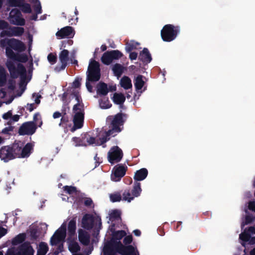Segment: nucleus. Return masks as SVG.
<instances>
[{"instance_id":"f257e3e1","label":"nucleus","mask_w":255,"mask_h":255,"mask_svg":"<svg viewBox=\"0 0 255 255\" xmlns=\"http://www.w3.org/2000/svg\"><path fill=\"white\" fill-rule=\"evenodd\" d=\"M19 151V146L17 144L3 146L0 148V158L5 162H8L17 157Z\"/></svg>"},{"instance_id":"f03ea898","label":"nucleus","mask_w":255,"mask_h":255,"mask_svg":"<svg viewBox=\"0 0 255 255\" xmlns=\"http://www.w3.org/2000/svg\"><path fill=\"white\" fill-rule=\"evenodd\" d=\"M180 28L179 26H174L168 24L165 25L161 30V37L163 41L171 42L176 39L180 33Z\"/></svg>"},{"instance_id":"7ed1b4c3","label":"nucleus","mask_w":255,"mask_h":255,"mask_svg":"<svg viewBox=\"0 0 255 255\" xmlns=\"http://www.w3.org/2000/svg\"><path fill=\"white\" fill-rule=\"evenodd\" d=\"M127 115L122 112L119 113L114 116H110L108 119L111 121V129L109 130V133L113 132L114 133L121 132L123 127V126L126 122Z\"/></svg>"},{"instance_id":"20e7f679","label":"nucleus","mask_w":255,"mask_h":255,"mask_svg":"<svg viewBox=\"0 0 255 255\" xmlns=\"http://www.w3.org/2000/svg\"><path fill=\"white\" fill-rule=\"evenodd\" d=\"M101 78L100 64L94 59H91L87 71V80L92 82H97Z\"/></svg>"},{"instance_id":"39448f33","label":"nucleus","mask_w":255,"mask_h":255,"mask_svg":"<svg viewBox=\"0 0 255 255\" xmlns=\"http://www.w3.org/2000/svg\"><path fill=\"white\" fill-rule=\"evenodd\" d=\"M6 66L12 78L16 79L18 78L19 75L23 78L25 77L26 70L22 64H17V68H16L14 63L12 61H7L6 63Z\"/></svg>"},{"instance_id":"423d86ee","label":"nucleus","mask_w":255,"mask_h":255,"mask_svg":"<svg viewBox=\"0 0 255 255\" xmlns=\"http://www.w3.org/2000/svg\"><path fill=\"white\" fill-rule=\"evenodd\" d=\"M141 188L140 183L138 182H134L132 190L126 189L122 194L123 200L130 202L135 197H138L141 192Z\"/></svg>"},{"instance_id":"0eeeda50","label":"nucleus","mask_w":255,"mask_h":255,"mask_svg":"<svg viewBox=\"0 0 255 255\" xmlns=\"http://www.w3.org/2000/svg\"><path fill=\"white\" fill-rule=\"evenodd\" d=\"M121 242L110 240L105 243L103 253L104 255H118L120 254V248Z\"/></svg>"},{"instance_id":"6e6552de","label":"nucleus","mask_w":255,"mask_h":255,"mask_svg":"<svg viewBox=\"0 0 255 255\" xmlns=\"http://www.w3.org/2000/svg\"><path fill=\"white\" fill-rule=\"evenodd\" d=\"M74 114L73 117V122L74 125L71 128V132H74L78 129L81 128L83 127L84 121V110L81 108V109L77 110L76 111H73Z\"/></svg>"},{"instance_id":"1a4fd4ad","label":"nucleus","mask_w":255,"mask_h":255,"mask_svg":"<svg viewBox=\"0 0 255 255\" xmlns=\"http://www.w3.org/2000/svg\"><path fill=\"white\" fill-rule=\"evenodd\" d=\"M8 20L13 25L24 26L25 24V19L23 17L21 11L17 8L11 9L9 12Z\"/></svg>"},{"instance_id":"9d476101","label":"nucleus","mask_w":255,"mask_h":255,"mask_svg":"<svg viewBox=\"0 0 255 255\" xmlns=\"http://www.w3.org/2000/svg\"><path fill=\"white\" fill-rule=\"evenodd\" d=\"M123 157L122 150L118 146L112 147L108 152V160L111 164L119 162Z\"/></svg>"},{"instance_id":"9b49d317","label":"nucleus","mask_w":255,"mask_h":255,"mask_svg":"<svg viewBox=\"0 0 255 255\" xmlns=\"http://www.w3.org/2000/svg\"><path fill=\"white\" fill-rule=\"evenodd\" d=\"M123 53L118 50L105 52L101 57V61L105 65H110L114 60H118L123 56Z\"/></svg>"},{"instance_id":"f8f14e48","label":"nucleus","mask_w":255,"mask_h":255,"mask_svg":"<svg viewBox=\"0 0 255 255\" xmlns=\"http://www.w3.org/2000/svg\"><path fill=\"white\" fill-rule=\"evenodd\" d=\"M37 128V126L34 122H26L19 128L18 133L20 135H31L36 132Z\"/></svg>"},{"instance_id":"ddd939ff","label":"nucleus","mask_w":255,"mask_h":255,"mask_svg":"<svg viewBox=\"0 0 255 255\" xmlns=\"http://www.w3.org/2000/svg\"><path fill=\"white\" fill-rule=\"evenodd\" d=\"M128 170V167L125 164H119L115 166L113 172L111 175V179L114 181H120L123 177Z\"/></svg>"},{"instance_id":"4468645a","label":"nucleus","mask_w":255,"mask_h":255,"mask_svg":"<svg viewBox=\"0 0 255 255\" xmlns=\"http://www.w3.org/2000/svg\"><path fill=\"white\" fill-rule=\"evenodd\" d=\"M69 52L68 50L64 49L59 53V60L61 65H57L54 68L56 72H59L64 70L67 66V63L69 60Z\"/></svg>"},{"instance_id":"2eb2a0df","label":"nucleus","mask_w":255,"mask_h":255,"mask_svg":"<svg viewBox=\"0 0 255 255\" xmlns=\"http://www.w3.org/2000/svg\"><path fill=\"white\" fill-rule=\"evenodd\" d=\"M24 32V29L22 27L19 26H9L8 30H3L1 32L0 35L3 37L5 35L11 36H20Z\"/></svg>"},{"instance_id":"dca6fc26","label":"nucleus","mask_w":255,"mask_h":255,"mask_svg":"<svg viewBox=\"0 0 255 255\" xmlns=\"http://www.w3.org/2000/svg\"><path fill=\"white\" fill-rule=\"evenodd\" d=\"M120 254L121 255H139L137 249L132 245L124 246L122 243L120 244Z\"/></svg>"},{"instance_id":"f3484780","label":"nucleus","mask_w":255,"mask_h":255,"mask_svg":"<svg viewBox=\"0 0 255 255\" xmlns=\"http://www.w3.org/2000/svg\"><path fill=\"white\" fill-rule=\"evenodd\" d=\"M19 255H33L34 250L28 242L21 244L17 249Z\"/></svg>"},{"instance_id":"a211bd4d","label":"nucleus","mask_w":255,"mask_h":255,"mask_svg":"<svg viewBox=\"0 0 255 255\" xmlns=\"http://www.w3.org/2000/svg\"><path fill=\"white\" fill-rule=\"evenodd\" d=\"M74 34L75 32L73 28L70 26H67L58 31L56 35L60 38H72L74 36Z\"/></svg>"},{"instance_id":"6ab92c4d","label":"nucleus","mask_w":255,"mask_h":255,"mask_svg":"<svg viewBox=\"0 0 255 255\" xmlns=\"http://www.w3.org/2000/svg\"><path fill=\"white\" fill-rule=\"evenodd\" d=\"M94 225V218L92 215L86 214L82 219V227L87 230L92 229Z\"/></svg>"},{"instance_id":"aec40b11","label":"nucleus","mask_w":255,"mask_h":255,"mask_svg":"<svg viewBox=\"0 0 255 255\" xmlns=\"http://www.w3.org/2000/svg\"><path fill=\"white\" fill-rule=\"evenodd\" d=\"M33 145L30 142L26 143L23 148L19 146L20 151L17 157H21L24 158L28 157L30 154L31 150L33 149Z\"/></svg>"},{"instance_id":"412c9836","label":"nucleus","mask_w":255,"mask_h":255,"mask_svg":"<svg viewBox=\"0 0 255 255\" xmlns=\"http://www.w3.org/2000/svg\"><path fill=\"white\" fill-rule=\"evenodd\" d=\"M138 59L146 64L149 63L151 61V55L147 48H144L143 50L140 52Z\"/></svg>"},{"instance_id":"4be33fe9","label":"nucleus","mask_w":255,"mask_h":255,"mask_svg":"<svg viewBox=\"0 0 255 255\" xmlns=\"http://www.w3.org/2000/svg\"><path fill=\"white\" fill-rule=\"evenodd\" d=\"M10 47L18 52L24 51L26 49L25 45L22 41L15 38H11Z\"/></svg>"},{"instance_id":"5701e85b","label":"nucleus","mask_w":255,"mask_h":255,"mask_svg":"<svg viewBox=\"0 0 255 255\" xmlns=\"http://www.w3.org/2000/svg\"><path fill=\"white\" fill-rule=\"evenodd\" d=\"M148 175V170L146 168H143L137 170L133 177L135 182L143 180Z\"/></svg>"},{"instance_id":"b1692460","label":"nucleus","mask_w":255,"mask_h":255,"mask_svg":"<svg viewBox=\"0 0 255 255\" xmlns=\"http://www.w3.org/2000/svg\"><path fill=\"white\" fill-rule=\"evenodd\" d=\"M78 238L80 243L83 245L88 246L90 243V236L86 232L82 230L79 231Z\"/></svg>"},{"instance_id":"393cba45","label":"nucleus","mask_w":255,"mask_h":255,"mask_svg":"<svg viewBox=\"0 0 255 255\" xmlns=\"http://www.w3.org/2000/svg\"><path fill=\"white\" fill-rule=\"evenodd\" d=\"M97 92L100 95H107L109 92L107 84L104 82H100L97 85Z\"/></svg>"},{"instance_id":"a878e982","label":"nucleus","mask_w":255,"mask_h":255,"mask_svg":"<svg viewBox=\"0 0 255 255\" xmlns=\"http://www.w3.org/2000/svg\"><path fill=\"white\" fill-rule=\"evenodd\" d=\"M76 229V220L73 218L68 225V233L70 237H72L75 235Z\"/></svg>"},{"instance_id":"bb28decb","label":"nucleus","mask_w":255,"mask_h":255,"mask_svg":"<svg viewBox=\"0 0 255 255\" xmlns=\"http://www.w3.org/2000/svg\"><path fill=\"white\" fill-rule=\"evenodd\" d=\"M56 236L59 237L62 240H64L66 236V225L63 223L61 227L57 230L55 233Z\"/></svg>"},{"instance_id":"cd10ccee","label":"nucleus","mask_w":255,"mask_h":255,"mask_svg":"<svg viewBox=\"0 0 255 255\" xmlns=\"http://www.w3.org/2000/svg\"><path fill=\"white\" fill-rule=\"evenodd\" d=\"M113 102L117 105H123L126 100V97L122 93H115L113 98Z\"/></svg>"},{"instance_id":"c85d7f7f","label":"nucleus","mask_w":255,"mask_h":255,"mask_svg":"<svg viewBox=\"0 0 255 255\" xmlns=\"http://www.w3.org/2000/svg\"><path fill=\"white\" fill-rule=\"evenodd\" d=\"M120 83L121 86L126 90H128L132 87L131 80L127 76H124L122 78Z\"/></svg>"},{"instance_id":"c756f323","label":"nucleus","mask_w":255,"mask_h":255,"mask_svg":"<svg viewBox=\"0 0 255 255\" xmlns=\"http://www.w3.org/2000/svg\"><path fill=\"white\" fill-rule=\"evenodd\" d=\"M124 67L119 63L115 64L112 68V70L114 73V75L118 77H120L123 74L124 71Z\"/></svg>"},{"instance_id":"7c9ffc66","label":"nucleus","mask_w":255,"mask_h":255,"mask_svg":"<svg viewBox=\"0 0 255 255\" xmlns=\"http://www.w3.org/2000/svg\"><path fill=\"white\" fill-rule=\"evenodd\" d=\"M142 78L143 76L139 75L134 80V86L137 91L141 90L144 86L145 82L143 80Z\"/></svg>"},{"instance_id":"2f4dec72","label":"nucleus","mask_w":255,"mask_h":255,"mask_svg":"<svg viewBox=\"0 0 255 255\" xmlns=\"http://www.w3.org/2000/svg\"><path fill=\"white\" fill-rule=\"evenodd\" d=\"M251 234L248 231V228H246L244 231L239 236V239L242 240L244 243L241 244L243 247L246 246V242H248L250 239Z\"/></svg>"},{"instance_id":"473e14b6","label":"nucleus","mask_w":255,"mask_h":255,"mask_svg":"<svg viewBox=\"0 0 255 255\" xmlns=\"http://www.w3.org/2000/svg\"><path fill=\"white\" fill-rule=\"evenodd\" d=\"M48 247L45 242H41L39 244L36 255H45L48 251Z\"/></svg>"},{"instance_id":"72a5a7b5","label":"nucleus","mask_w":255,"mask_h":255,"mask_svg":"<svg viewBox=\"0 0 255 255\" xmlns=\"http://www.w3.org/2000/svg\"><path fill=\"white\" fill-rule=\"evenodd\" d=\"M112 238L111 240L114 241L120 240L126 235V232L124 230L112 231Z\"/></svg>"},{"instance_id":"f704fd0d","label":"nucleus","mask_w":255,"mask_h":255,"mask_svg":"<svg viewBox=\"0 0 255 255\" xmlns=\"http://www.w3.org/2000/svg\"><path fill=\"white\" fill-rule=\"evenodd\" d=\"M139 43L133 40L127 42L126 44V50L128 52H130L132 50L137 49Z\"/></svg>"},{"instance_id":"c9c22d12","label":"nucleus","mask_w":255,"mask_h":255,"mask_svg":"<svg viewBox=\"0 0 255 255\" xmlns=\"http://www.w3.org/2000/svg\"><path fill=\"white\" fill-rule=\"evenodd\" d=\"M26 238V234L25 233L19 234L17 235L12 241L13 245H17L21 244L25 241Z\"/></svg>"},{"instance_id":"e433bc0d","label":"nucleus","mask_w":255,"mask_h":255,"mask_svg":"<svg viewBox=\"0 0 255 255\" xmlns=\"http://www.w3.org/2000/svg\"><path fill=\"white\" fill-rule=\"evenodd\" d=\"M68 249L71 253L75 254L80 251L81 248L77 242L71 241L69 244Z\"/></svg>"},{"instance_id":"4c0bfd02","label":"nucleus","mask_w":255,"mask_h":255,"mask_svg":"<svg viewBox=\"0 0 255 255\" xmlns=\"http://www.w3.org/2000/svg\"><path fill=\"white\" fill-rule=\"evenodd\" d=\"M6 82V75L4 68L0 66V87L3 86Z\"/></svg>"},{"instance_id":"58836bf2","label":"nucleus","mask_w":255,"mask_h":255,"mask_svg":"<svg viewBox=\"0 0 255 255\" xmlns=\"http://www.w3.org/2000/svg\"><path fill=\"white\" fill-rule=\"evenodd\" d=\"M105 135H103L102 137L99 138V140L100 141V143L99 145H102L105 143L107 141L110 140L111 135H113V136H115L116 134H114L113 132H111L110 133H109V130L105 131Z\"/></svg>"},{"instance_id":"ea45409f","label":"nucleus","mask_w":255,"mask_h":255,"mask_svg":"<svg viewBox=\"0 0 255 255\" xmlns=\"http://www.w3.org/2000/svg\"><path fill=\"white\" fill-rule=\"evenodd\" d=\"M123 196H122L121 193L119 192H116L114 193L111 194L110 198L112 202H120L123 200Z\"/></svg>"},{"instance_id":"a19ab883","label":"nucleus","mask_w":255,"mask_h":255,"mask_svg":"<svg viewBox=\"0 0 255 255\" xmlns=\"http://www.w3.org/2000/svg\"><path fill=\"white\" fill-rule=\"evenodd\" d=\"M121 212L118 210H113L110 214V219L112 222L121 219Z\"/></svg>"},{"instance_id":"79ce46f5","label":"nucleus","mask_w":255,"mask_h":255,"mask_svg":"<svg viewBox=\"0 0 255 255\" xmlns=\"http://www.w3.org/2000/svg\"><path fill=\"white\" fill-rule=\"evenodd\" d=\"M83 143H85L84 141H86L87 143H86L87 145H91L95 143L96 139L95 137L91 136L89 134L86 133L83 136Z\"/></svg>"},{"instance_id":"37998d69","label":"nucleus","mask_w":255,"mask_h":255,"mask_svg":"<svg viewBox=\"0 0 255 255\" xmlns=\"http://www.w3.org/2000/svg\"><path fill=\"white\" fill-rule=\"evenodd\" d=\"M28 60V56L25 53L19 54L16 53V56L14 61H16L19 62L25 63Z\"/></svg>"},{"instance_id":"c03bdc74","label":"nucleus","mask_w":255,"mask_h":255,"mask_svg":"<svg viewBox=\"0 0 255 255\" xmlns=\"http://www.w3.org/2000/svg\"><path fill=\"white\" fill-rule=\"evenodd\" d=\"M19 7L21 8L22 11L25 13H30L32 11L30 5L28 3H24L23 0H22Z\"/></svg>"},{"instance_id":"a18cd8bd","label":"nucleus","mask_w":255,"mask_h":255,"mask_svg":"<svg viewBox=\"0 0 255 255\" xmlns=\"http://www.w3.org/2000/svg\"><path fill=\"white\" fill-rule=\"evenodd\" d=\"M75 100L77 101V103L74 105L72 111H76L77 110L81 109V108L83 109V104L82 103V100L81 95L76 97Z\"/></svg>"},{"instance_id":"49530a36","label":"nucleus","mask_w":255,"mask_h":255,"mask_svg":"<svg viewBox=\"0 0 255 255\" xmlns=\"http://www.w3.org/2000/svg\"><path fill=\"white\" fill-rule=\"evenodd\" d=\"M5 53L8 58L13 60H14L16 53H15L13 51L11 48L10 47H6L5 48Z\"/></svg>"},{"instance_id":"de8ad7c7","label":"nucleus","mask_w":255,"mask_h":255,"mask_svg":"<svg viewBox=\"0 0 255 255\" xmlns=\"http://www.w3.org/2000/svg\"><path fill=\"white\" fill-rule=\"evenodd\" d=\"M63 189L64 191L70 195L77 192V188L74 186L66 185L63 187Z\"/></svg>"},{"instance_id":"09e8293b","label":"nucleus","mask_w":255,"mask_h":255,"mask_svg":"<svg viewBox=\"0 0 255 255\" xmlns=\"http://www.w3.org/2000/svg\"><path fill=\"white\" fill-rule=\"evenodd\" d=\"M62 240L54 234L50 239V245L55 246L58 244Z\"/></svg>"},{"instance_id":"8fccbe9b","label":"nucleus","mask_w":255,"mask_h":255,"mask_svg":"<svg viewBox=\"0 0 255 255\" xmlns=\"http://www.w3.org/2000/svg\"><path fill=\"white\" fill-rule=\"evenodd\" d=\"M23 0H7V2L10 6L19 7Z\"/></svg>"},{"instance_id":"3c124183","label":"nucleus","mask_w":255,"mask_h":255,"mask_svg":"<svg viewBox=\"0 0 255 255\" xmlns=\"http://www.w3.org/2000/svg\"><path fill=\"white\" fill-rule=\"evenodd\" d=\"M11 41V39H2L0 40V46L1 48H4L10 46V42Z\"/></svg>"},{"instance_id":"603ef678","label":"nucleus","mask_w":255,"mask_h":255,"mask_svg":"<svg viewBox=\"0 0 255 255\" xmlns=\"http://www.w3.org/2000/svg\"><path fill=\"white\" fill-rule=\"evenodd\" d=\"M47 59L48 61L52 65L56 63L57 60L56 54L53 53H49L48 55Z\"/></svg>"},{"instance_id":"864d4df0","label":"nucleus","mask_w":255,"mask_h":255,"mask_svg":"<svg viewBox=\"0 0 255 255\" xmlns=\"http://www.w3.org/2000/svg\"><path fill=\"white\" fill-rule=\"evenodd\" d=\"M100 106L101 108L106 109L111 108L112 104H110L108 100H106L105 101H102L100 103Z\"/></svg>"},{"instance_id":"5fc2aeb1","label":"nucleus","mask_w":255,"mask_h":255,"mask_svg":"<svg viewBox=\"0 0 255 255\" xmlns=\"http://www.w3.org/2000/svg\"><path fill=\"white\" fill-rule=\"evenodd\" d=\"M72 140L77 143V145L87 146V144L85 143H83V137L82 139H80L77 137H73L72 138Z\"/></svg>"},{"instance_id":"6e6d98bb","label":"nucleus","mask_w":255,"mask_h":255,"mask_svg":"<svg viewBox=\"0 0 255 255\" xmlns=\"http://www.w3.org/2000/svg\"><path fill=\"white\" fill-rule=\"evenodd\" d=\"M132 241V236L131 235H128L126 236L123 240V243L125 245V246L130 245L129 244Z\"/></svg>"},{"instance_id":"4d7b16f0","label":"nucleus","mask_w":255,"mask_h":255,"mask_svg":"<svg viewBox=\"0 0 255 255\" xmlns=\"http://www.w3.org/2000/svg\"><path fill=\"white\" fill-rule=\"evenodd\" d=\"M30 236L33 240H36L38 238L37 231L36 229H32L30 230Z\"/></svg>"},{"instance_id":"13d9d810","label":"nucleus","mask_w":255,"mask_h":255,"mask_svg":"<svg viewBox=\"0 0 255 255\" xmlns=\"http://www.w3.org/2000/svg\"><path fill=\"white\" fill-rule=\"evenodd\" d=\"M82 80V78H76L74 81L73 82V87L75 88H78L81 86V82Z\"/></svg>"},{"instance_id":"bf43d9fd","label":"nucleus","mask_w":255,"mask_h":255,"mask_svg":"<svg viewBox=\"0 0 255 255\" xmlns=\"http://www.w3.org/2000/svg\"><path fill=\"white\" fill-rule=\"evenodd\" d=\"M5 255H19L18 251H16L14 248L8 249Z\"/></svg>"},{"instance_id":"052dcab7","label":"nucleus","mask_w":255,"mask_h":255,"mask_svg":"<svg viewBox=\"0 0 255 255\" xmlns=\"http://www.w3.org/2000/svg\"><path fill=\"white\" fill-rule=\"evenodd\" d=\"M9 27L8 23L6 21L3 20H0V29H8Z\"/></svg>"},{"instance_id":"680f3d73","label":"nucleus","mask_w":255,"mask_h":255,"mask_svg":"<svg viewBox=\"0 0 255 255\" xmlns=\"http://www.w3.org/2000/svg\"><path fill=\"white\" fill-rule=\"evenodd\" d=\"M26 110L29 111L30 112L33 111L35 109H36V107L35 106V104H27V105L25 106Z\"/></svg>"},{"instance_id":"e2e57ef3","label":"nucleus","mask_w":255,"mask_h":255,"mask_svg":"<svg viewBox=\"0 0 255 255\" xmlns=\"http://www.w3.org/2000/svg\"><path fill=\"white\" fill-rule=\"evenodd\" d=\"M94 160H95V167H98L101 163L102 162V160L99 157H98V154L97 153L95 157Z\"/></svg>"},{"instance_id":"0e129e2a","label":"nucleus","mask_w":255,"mask_h":255,"mask_svg":"<svg viewBox=\"0 0 255 255\" xmlns=\"http://www.w3.org/2000/svg\"><path fill=\"white\" fill-rule=\"evenodd\" d=\"M34 10L37 14H40L42 13V9L40 2L38 4L35 5Z\"/></svg>"},{"instance_id":"69168bd1","label":"nucleus","mask_w":255,"mask_h":255,"mask_svg":"<svg viewBox=\"0 0 255 255\" xmlns=\"http://www.w3.org/2000/svg\"><path fill=\"white\" fill-rule=\"evenodd\" d=\"M84 204L85 206H86L87 207H90L93 204V202L91 198H86L84 201Z\"/></svg>"},{"instance_id":"338daca9","label":"nucleus","mask_w":255,"mask_h":255,"mask_svg":"<svg viewBox=\"0 0 255 255\" xmlns=\"http://www.w3.org/2000/svg\"><path fill=\"white\" fill-rule=\"evenodd\" d=\"M254 220L253 218L250 215H247L245 218V224L248 225L252 223Z\"/></svg>"},{"instance_id":"774afa93","label":"nucleus","mask_w":255,"mask_h":255,"mask_svg":"<svg viewBox=\"0 0 255 255\" xmlns=\"http://www.w3.org/2000/svg\"><path fill=\"white\" fill-rule=\"evenodd\" d=\"M250 210L255 212V201H251L249 204Z\"/></svg>"}]
</instances>
